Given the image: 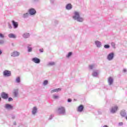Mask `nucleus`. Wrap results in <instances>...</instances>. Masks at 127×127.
<instances>
[{"mask_svg": "<svg viewBox=\"0 0 127 127\" xmlns=\"http://www.w3.org/2000/svg\"><path fill=\"white\" fill-rule=\"evenodd\" d=\"M114 57H115V53L112 52L108 54L107 59L108 60V61H112V60L114 59Z\"/></svg>", "mask_w": 127, "mask_h": 127, "instance_id": "nucleus-3", "label": "nucleus"}, {"mask_svg": "<svg viewBox=\"0 0 127 127\" xmlns=\"http://www.w3.org/2000/svg\"><path fill=\"white\" fill-rule=\"evenodd\" d=\"M28 12L30 15H35L36 14V10L33 8H31L28 10Z\"/></svg>", "mask_w": 127, "mask_h": 127, "instance_id": "nucleus-5", "label": "nucleus"}, {"mask_svg": "<svg viewBox=\"0 0 127 127\" xmlns=\"http://www.w3.org/2000/svg\"><path fill=\"white\" fill-rule=\"evenodd\" d=\"M8 27L9 29H11L12 28V26H11V24L10 23H8Z\"/></svg>", "mask_w": 127, "mask_h": 127, "instance_id": "nucleus-34", "label": "nucleus"}, {"mask_svg": "<svg viewBox=\"0 0 127 127\" xmlns=\"http://www.w3.org/2000/svg\"><path fill=\"white\" fill-rule=\"evenodd\" d=\"M123 72H124V73H126V72H127V69L124 68V69H123Z\"/></svg>", "mask_w": 127, "mask_h": 127, "instance_id": "nucleus-40", "label": "nucleus"}, {"mask_svg": "<svg viewBox=\"0 0 127 127\" xmlns=\"http://www.w3.org/2000/svg\"><path fill=\"white\" fill-rule=\"evenodd\" d=\"M11 118L13 120V119H15V116H14V115H12L11 116Z\"/></svg>", "mask_w": 127, "mask_h": 127, "instance_id": "nucleus-41", "label": "nucleus"}, {"mask_svg": "<svg viewBox=\"0 0 127 127\" xmlns=\"http://www.w3.org/2000/svg\"><path fill=\"white\" fill-rule=\"evenodd\" d=\"M3 75L4 77H10L11 76V72L8 70H5L3 72Z\"/></svg>", "mask_w": 127, "mask_h": 127, "instance_id": "nucleus-4", "label": "nucleus"}, {"mask_svg": "<svg viewBox=\"0 0 127 127\" xmlns=\"http://www.w3.org/2000/svg\"><path fill=\"white\" fill-rule=\"evenodd\" d=\"M20 54V53L19 52L15 51L11 54V56L12 57H18V56H19Z\"/></svg>", "mask_w": 127, "mask_h": 127, "instance_id": "nucleus-9", "label": "nucleus"}, {"mask_svg": "<svg viewBox=\"0 0 127 127\" xmlns=\"http://www.w3.org/2000/svg\"><path fill=\"white\" fill-rule=\"evenodd\" d=\"M39 51L40 52H43V49H40Z\"/></svg>", "mask_w": 127, "mask_h": 127, "instance_id": "nucleus-42", "label": "nucleus"}, {"mask_svg": "<svg viewBox=\"0 0 127 127\" xmlns=\"http://www.w3.org/2000/svg\"><path fill=\"white\" fill-rule=\"evenodd\" d=\"M72 56V52H69L68 53V54L66 55V57L67 58H69V57H71Z\"/></svg>", "mask_w": 127, "mask_h": 127, "instance_id": "nucleus-32", "label": "nucleus"}, {"mask_svg": "<svg viewBox=\"0 0 127 127\" xmlns=\"http://www.w3.org/2000/svg\"><path fill=\"white\" fill-rule=\"evenodd\" d=\"M29 16V13H24L23 15V18H27Z\"/></svg>", "mask_w": 127, "mask_h": 127, "instance_id": "nucleus-25", "label": "nucleus"}, {"mask_svg": "<svg viewBox=\"0 0 127 127\" xmlns=\"http://www.w3.org/2000/svg\"><path fill=\"white\" fill-rule=\"evenodd\" d=\"M67 102H68V103H71V102H72V99H70V98H68L67 99Z\"/></svg>", "mask_w": 127, "mask_h": 127, "instance_id": "nucleus-38", "label": "nucleus"}, {"mask_svg": "<svg viewBox=\"0 0 127 127\" xmlns=\"http://www.w3.org/2000/svg\"><path fill=\"white\" fill-rule=\"evenodd\" d=\"M48 84V80H45L43 82V85L44 86H46V85Z\"/></svg>", "mask_w": 127, "mask_h": 127, "instance_id": "nucleus-29", "label": "nucleus"}, {"mask_svg": "<svg viewBox=\"0 0 127 127\" xmlns=\"http://www.w3.org/2000/svg\"><path fill=\"white\" fill-rule=\"evenodd\" d=\"M4 43V41L3 40H0V44H3Z\"/></svg>", "mask_w": 127, "mask_h": 127, "instance_id": "nucleus-37", "label": "nucleus"}, {"mask_svg": "<svg viewBox=\"0 0 127 127\" xmlns=\"http://www.w3.org/2000/svg\"><path fill=\"white\" fill-rule=\"evenodd\" d=\"M55 22L56 24H57V23H58V21L55 20Z\"/></svg>", "mask_w": 127, "mask_h": 127, "instance_id": "nucleus-43", "label": "nucleus"}, {"mask_svg": "<svg viewBox=\"0 0 127 127\" xmlns=\"http://www.w3.org/2000/svg\"><path fill=\"white\" fill-rule=\"evenodd\" d=\"M72 7H73V6H72V4H71V3H68L66 4L65 6V8L67 10H70V9H72Z\"/></svg>", "mask_w": 127, "mask_h": 127, "instance_id": "nucleus-17", "label": "nucleus"}, {"mask_svg": "<svg viewBox=\"0 0 127 127\" xmlns=\"http://www.w3.org/2000/svg\"><path fill=\"white\" fill-rule=\"evenodd\" d=\"M54 117V115L53 114L51 115L49 118V121H51V120H52V119H53Z\"/></svg>", "mask_w": 127, "mask_h": 127, "instance_id": "nucleus-30", "label": "nucleus"}, {"mask_svg": "<svg viewBox=\"0 0 127 127\" xmlns=\"http://www.w3.org/2000/svg\"><path fill=\"white\" fill-rule=\"evenodd\" d=\"M97 67V65L96 64H92L89 65V68L90 70H93V69H95Z\"/></svg>", "mask_w": 127, "mask_h": 127, "instance_id": "nucleus-19", "label": "nucleus"}, {"mask_svg": "<svg viewBox=\"0 0 127 127\" xmlns=\"http://www.w3.org/2000/svg\"><path fill=\"white\" fill-rule=\"evenodd\" d=\"M100 73V70H94L92 72V76L93 77H97L98 75Z\"/></svg>", "mask_w": 127, "mask_h": 127, "instance_id": "nucleus-13", "label": "nucleus"}, {"mask_svg": "<svg viewBox=\"0 0 127 127\" xmlns=\"http://www.w3.org/2000/svg\"><path fill=\"white\" fill-rule=\"evenodd\" d=\"M8 102H11L13 101V99H12L11 97L8 98Z\"/></svg>", "mask_w": 127, "mask_h": 127, "instance_id": "nucleus-35", "label": "nucleus"}, {"mask_svg": "<svg viewBox=\"0 0 127 127\" xmlns=\"http://www.w3.org/2000/svg\"><path fill=\"white\" fill-rule=\"evenodd\" d=\"M31 45H28L27 49L28 52H32V47H31Z\"/></svg>", "mask_w": 127, "mask_h": 127, "instance_id": "nucleus-24", "label": "nucleus"}, {"mask_svg": "<svg viewBox=\"0 0 127 127\" xmlns=\"http://www.w3.org/2000/svg\"><path fill=\"white\" fill-rule=\"evenodd\" d=\"M37 107H34L32 110V115L33 116H35L36 115V113H37Z\"/></svg>", "mask_w": 127, "mask_h": 127, "instance_id": "nucleus-15", "label": "nucleus"}, {"mask_svg": "<svg viewBox=\"0 0 127 127\" xmlns=\"http://www.w3.org/2000/svg\"><path fill=\"white\" fill-rule=\"evenodd\" d=\"M23 38H29V36H30V35L28 33H25L22 35Z\"/></svg>", "mask_w": 127, "mask_h": 127, "instance_id": "nucleus-20", "label": "nucleus"}, {"mask_svg": "<svg viewBox=\"0 0 127 127\" xmlns=\"http://www.w3.org/2000/svg\"><path fill=\"white\" fill-rule=\"evenodd\" d=\"M48 66H53V65H55V63L54 62H50L48 64Z\"/></svg>", "mask_w": 127, "mask_h": 127, "instance_id": "nucleus-27", "label": "nucleus"}, {"mask_svg": "<svg viewBox=\"0 0 127 127\" xmlns=\"http://www.w3.org/2000/svg\"><path fill=\"white\" fill-rule=\"evenodd\" d=\"M14 97H17L18 96V89H14L13 91Z\"/></svg>", "mask_w": 127, "mask_h": 127, "instance_id": "nucleus-23", "label": "nucleus"}, {"mask_svg": "<svg viewBox=\"0 0 127 127\" xmlns=\"http://www.w3.org/2000/svg\"><path fill=\"white\" fill-rule=\"evenodd\" d=\"M12 46H14V44H12Z\"/></svg>", "mask_w": 127, "mask_h": 127, "instance_id": "nucleus-46", "label": "nucleus"}, {"mask_svg": "<svg viewBox=\"0 0 127 127\" xmlns=\"http://www.w3.org/2000/svg\"><path fill=\"white\" fill-rule=\"evenodd\" d=\"M95 45H96V47H97V48L102 47V43L99 41H95Z\"/></svg>", "mask_w": 127, "mask_h": 127, "instance_id": "nucleus-14", "label": "nucleus"}, {"mask_svg": "<svg viewBox=\"0 0 127 127\" xmlns=\"http://www.w3.org/2000/svg\"><path fill=\"white\" fill-rule=\"evenodd\" d=\"M108 83L109 86H112L114 83V78L112 77H109L108 79Z\"/></svg>", "mask_w": 127, "mask_h": 127, "instance_id": "nucleus-12", "label": "nucleus"}, {"mask_svg": "<svg viewBox=\"0 0 127 127\" xmlns=\"http://www.w3.org/2000/svg\"><path fill=\"white\" fill-rule=\"evenodd\" d=\"M57 113L59 115L66 116V109L65 107L62 106L60 107L58 109Z\"/></svg>", "mask_w": 127, "mask_h": 127, "instance_id": "nucleus-2", "label": "nucleus"}, {"mask_svg": "<svg viewBox=\"0 0 127 127\" xmlns=\"http://www.w3.org/2000/svg\"><path fill=\"white\" fill-rule=\"evenodd\" d=\"M118 109H119L118 106L115 105L112 107L111 109L110 110V112L112 114H115L117 111H118Z\"/></svg>", "mask_w": 127, "mask_h": 127, "instance_id": "nucleus-7", "label": "nucleus"}, {"mask_svg": "<svg viewBox=\"0 0 127 127\" xmlns=\"http://www.w3.org/2000/svg\"><path fill=\"white\" fill-rule=\"evenodd\" d=\"M84 111V106L83 105H80L77 108V112L78 113H82Z\"/></svg>", "mask_w": 127, "mask_h": 127, "instance_id": "nucleus-16", "label": "nucleus"}, {"mask_svg": "<svg viewBox=\"0 0 127 127\" xmlns=\"http://www.w3.org/2000/svg\"><path fill=\"white\" fill-rule=\"evenodd\" d=\"M11 23L14 29H16L18 27V22H15L14 20H12Z\"/></svg>", "mask_w": 127, "mask_h": 127, "instance_id": "nucleus-11", "label": "nucleus"}, {"mask_svg": "<svg viewBox=\"0 0 127 127\" xmlns=\"http://www.w3.org/2000/svg\"><path fill=\"white\" fill-rule=\"evenodd\" d=\"M13 125L14 126H16V122H14Z\"/></svg>", "mask_w": 127, "mask_h": 127, "instance_id": "nucleus-44", "label": "nucleus"}, {"mask_svg": "<svg viewBox=\"0 0 127 127\" xmlns=\"http://www.w3.org/2000/svg\"><path fill=\"white\" fill-rule=\"evenodd\" d=\"M120 115L122 117H126V116H127V112H126V110L122 111Z\"/></svg>", "mask_w": 127, "mask_h": 127, "instance_id": "nucleus-21", "label": "nucleus"}, {"mask_svg": "<svg viewBox=\"0 0 127 127\" xmlns=\"http://www.w3.org/2000/svg\"><path fill=\"white\" fill-rule=\"evenodd\" d=\"M103 127H108V126L105 125V126H104Z\"/></svg>", "mask_w": 127, "mask_h": 127, "instance_id": "nucleus-45", "label": "nucleus"}, {"mask_svg": "<svg viewBox=\"0 0 127 127\" xmlns=\"http://www.w3.org/2000/svg\"><path fill=\"white\" fill-rule=\"evenodd\" d=\"M15 81H16V83H17L18 84H19V83H20V77H17L16 78Z\"/></svg>", "mask_w": 127, "mask_h": 127, "instance_id": "nucleus-26", "label": "nucleus"}, {"mask_svg": "<svg viewBox=\"0 0 127 127\" xmlns=\"http://www.w3.org/2000/svg\"><path fill=\"white\" fill-rule=\"evenodd\" d=\"M32 61L36 64H39L40 63V59L35 57L32 59Z\"/></svg>", "mask_w": 127, "mask_h": 127, "instance_id": "nucleus-10", "label": "nucleus"}, {"mask_svg": "<svg viewBox=\"0 0 127 127\" xmlns=\"http://www.w3.org/2000/svg\"><path fill=\"white\" fill-rule=\"evenodd\" d=\"M53 99H54L55 100H57V99H59V96L58 95H56L55 94H54L53 95Z\"/></svg>", "mask_w": 127, "mask_h": 127, "instance_id": "nucleus-28", "label": "nucleus"}, {"mask_svg": "<svg viewBox=\"0 0 127 127\" xmlns=\"http://www.w3.org/2000/svg\"><path fill=\"white\" fill-rule=\"evenodd\" d=\"M1 97L3 100H7V99H8V94L3 92L1 93Z\"/></svg>", "mask_w": 127, "mask_h": 127, "instance_id": "nucleus-8", "label": "nucleus"}, {"mask_svg": "<svg viewBox=\"0 0 127 127\" xmlns=\"http://www.w3.org/2000/svg\"><path fill=\"white\" fill-rule=\"evenodd\" d=\"M9 38H16V35L13 33H10L8 35Z\"/></svg>", "mask_w": 127, "mask_h": 127, "instance_id": "nucleus-18", "label": "nucleus"}, {"mask_svg": "<svg viewBox=\"0 0 127 127\" xmlns=\"http://www.w3.org/2000/svg\"><path fill=\"white\" fill-rule=\"evenodd\" d=\"M59 91H61V88H56L51 90V94H53V93H54L55 92H59Z\"/></svg>", "mask_w": 127, "mask_h": 127, "instance_id": "nucleus-22", "label": "nucleus"}, {"mask_svg": "<svg viewBox=\"0 0 127 127\" xmlns=\"http://www.w3.org/2000/svg\"><path fill=\"white\" fill-rule=\"evenodd\" d=\"M74 15L72 16L73 19L76 20L78 22H83L84 21V18L80 16V13L78 11H74Z\"/></svg>", "mask_w": 127, "mask_h": 127, "instance_id": "nucleus-1", "label": "nucleus"}, {"mask_svg": "<svg viewBox=\"0 0 127 127\" xmlns=\"http://www.w3.org/2000/svg\"><path fill=\"white\" fill-rule=\"evenodd\" d=\"M111 46L114 48V49H116V44L115 43H111Z\"/></svg>", "mask_w": 127, "mask_h": 127, "instance_id": "nucleus-31", "label": "nucleus"}, {"mask_svg": "<svg viewBox=\"0 0 127 127\" xmlns=\"http://www.w3.org/2000/svg\"><path fill=\"white\" fill-rule=\"evenodd\" d=\"M0 38H4V35L1 33H0Z\"/></svg>", "mask_w": 127, "mask_h": 127, "instance_id": "nucleus-36", "label": "nucleus"}, {"mask_svg": "<svg viewBox=\"0 0 127 127\" xmlns=\"http://www.w3.org/2000/svg\"><path fill=\"white\" fill-rule=\"evenodd\" d=\"M124 125V123L123 122H120L119 123V126H123Z\"/></svg>", "mask_w": 127, "mask_h": 127, "instance_id": "nucleus-39", "label": "nucleus"}, {"mask_svg": "<svg viewBox=\"0 0 127 127\" xmlns=\"http://www.w3.org/2000/svg\"><path fill=\"white\" fill-rule=\"evenodd\" d=\"M104 47L106 49H109V48H110V46L109 45H105Z\"/></svg>", "mask_w": 127, "mask_h": 127, "instance_id": "nucleus-33", "label": "nucleus"}, {"mask_svg": "<svg viewBox=\"0 0 127 127\" xmlns=\"http://www.w3.org/2000/svg\"><path fill=\"white\" fill-rule=\"evenodd\" d=\"M4 109L5 110H8V111H10L11 110H12L13 109V106L11 105V104H6L4 106Z\"/></svg>", "mask_w": 127, "mask_h": 127, "instance_id": "nucleus-6", "label": "nucleus"}]
</instances>
